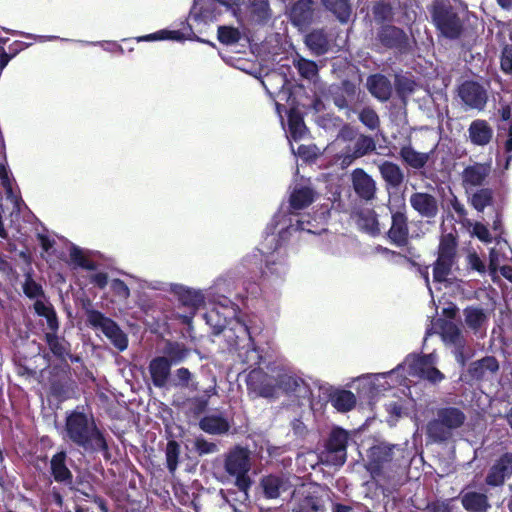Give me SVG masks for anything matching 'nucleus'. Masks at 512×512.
<instances>
[{
	"label": "nucleus",
	"mask_w": 512,
	"mask_h": 512,
	"mask_svg": "<svg viewBox=\"0 0 512 512\" xmlns=\"http://www.w3.org/2000/svg\"><path fill=\"white\" fill-rule=\"evenodd\" d=\"M468 135L473 145L483 147L491 142L494 131L486 120L476 119L470 123Z\"/></svg>",
	"instance_id": "b1692460"
},
{
	"label": "nucleus",
	"mask_w": 512,
	"mask_h": 512,
	"mask_svg": "<svg viewBox=\"0 0 512 512\" xmlns=\"http://www.w3.org/2000/svg\"><path fill=\"white\" fill-rule=\"evenodd\" d=\"M148 369L153 385L157 388L165 387L171 374V365L166 357L153 358Z\"/></svg>",
	"instance_id": "a878e982"
},
{
	"label": "nucleus",
	"mask_w": 512,
	"mask_h": 512,
	"mask_svg": "<svg viewBox=\"0 0 512 512\" xmlns=\"http://www.w3.org/2000/svg\"><path fill=\"white\" fill-rule=\"evenodd\" d=\"M453 354L457 363L461 367H464L471 357V355L466 352V341L454 345Z\"/></svg>",
	"instance_id": "0e129e2a"
},
{
	"label": "nucleus",
	"mask_w": 512,
	"mask_h": 512,
	"mask_svg": "<svg viewBox=\"0 0 512 512\" xmlns=\"http://www.w3.org/2000/svg\"><path fill=\"white\" fill-rule=\"evenodd\" d=\"M83 309L85 311L88 326L93 329L101 330L119 351L127 349L128 337L116 321L105 316L101 311L93 309L89 299L83 304Z\"/></svg>",
	"instance_id": "39448f33"
},
{
	"label": "nucleus",
	"mask_w": 512,
	"mask_h": 512,
	"mask_svg": "<svg viewBox=\"0 0 512 512\" xmlns=\"http://www.w3.org/2000/svg\"><path fill=\"white\" fill-rule=\"evenodd\" d=\"M432 153L433 150L430 152H419L411 144L403 145L399 150L402 162L414 170L423 169L429 162Z\"/></svg>",
	"instance_id": "bb28decb"
},
{
	"label": "nucleus",
	"mask_w": 512,
	"mask_h": 512,
	"mask_svg": "<svg viewBox=\"0 0 512 512\" xmlns=\"http://www.w3.org/2000/svg\"><path fill=\"white\" fill-rule=\"evenodd\" d=\"M469 202L477 212H483L486 207L493 205V190L491 188H480L471 195Z\"/></svg>",
	"instance_id": "79ce46f5"
},
{
	"label": "nucleus",
	"mask_w": 512,
	"mask_h": 512,
	"mask_svg": "<svg viewBox=\"0 0 512 512\" xmlns=\"http://www.w3.org/2000/svg\"><path fill=\"white\" fill-rule=\"evenodd\" d=\"M301 384H304V380L294 375H280L276 380L277 389H282L286 393H295Z\"/></svg>",
	"instance_id": "603ef678"
},
{
	"label": "nucleus",
	"mask_w": 512,
	"mask_h": 512,
	"mask_svg": "<svg viewBox=\"0 0 512 512\" xmlns=\"http://www.w3.org/2000/svg\"><path fill=\"white\" fill-rule=\"evenodd\" d=\"M206 323L211 327V333L215 336L220 335L227 327L228 321L216 309H212L204 314Z\"/></svg>",
	"instance_id": "09e8293b"
},
{
	"label": "nucleus",
	"mask_w": 512,
	"mask_h": 512,
	"mask_svg": "<svg viewBox=\"0 0 512 512\" xmlns=\"http://www.w3.org/2000/svg\"><path fill=\"white\" fill-rule=\"evenodd\" d=\"M292 512H324L325 507L318 490L311 484L295 488L290 500Z\"/></svg>",
	"instance_id": "f8f14e48"
},
{
	"label": "nucleus",
	"mask_w": 512,
	"mask_h": 512,
	"mask_svg": "<svg viewBox=\"0 0 512 512\" xmlns=\"http://www.w3.org/2000/svg\"><path fill=\"white\" fill-rule=\"evenodd\" d=\"M499 370V362L494 356H485L472 362L466 372L470 381H483L496 374Z\"/></svg>",
	"instance_id": "4be33fe9"
},
{
	"label": "nucleus",
	"mask_w": 512,
	"mask_h": 512,
	"mask_svg": "<svg viewBox=\"0 0 512 512\" xmlns=\"http://www.w3.org/2000/svg\"><path fill=\"white\" fill-rule=\"evenodd\" d=\"M181 454V446L180 444L174 440H168L165 448V457H166V467L168 471L173 474L179 465Z\"/></svg>",
	"instance_id": "49530a36"
},
{
	"label": "nucleus",
	"mask_w": 512,
	"mask_h": 512,
	"mask_svg": "<svg viewBox=\"0 0 512 512\" xmlns=\"http://www.w3.org/2000/svg\"><path fill=\"white\" fill-rule=\"evenodd\" d=\"M217 38L219 42L224 45H232L239 42L241 34L237 28L230 26H219L217 31Z\"/></svg>",
	"instance_id": "6e6d98bb"
},
{
	"label": "nucleus",
	"mask_w": 512,
	"mask_h": 512,
	"mask_svg": "<svg viewBox=\"0 0 512 512\" xmlns=\"http://www.w3.org/2000/svg\"><path fill=\"white\" fill-rule=\"evenodd\" d=\"M324 8L331 12L341 23L348 22L352 14L350 0H321Z\"/></svg>",
	"instance_id": "58836bf2"
},
{
	"label": "nucleus",
	"mask_w": 512,
	"mask_h": 512,
	"mask_svg": "<svg viewBox=\"0 0 512 512\" xmlns=\"http://www.w3.org/2000/svg\"><path fill=\"white\" fill-rule=\"evenodd\" d=\"M44 341L46 342L49 351L55 358L64 364L67 363V355L71 350V344L63 336H59L57 333H44Z\"/></svg>",
	"instance_id": "2f4dec72"
},
{
	"label": "nucleus",
	"mask_w": 512,
	"mask_h": 512,
	"mask_svg": "<svg viewBox=\"0 0 512 512\" xmlns=\"http://www.w3.org/2000/svg\"><path fill=\"white\" fill-rule=\"evenodd\" d=\"M217 394L216 380L212 379V384L203 391L202 395L192 398V410L195 415L202 414L208 407L209 400Z\"/></svg>",
	"instance_id": "c03bdc74"
},
{
	"label": "nucleus",
	"mask_w": 512,
	"mask_h": 512,
	"mask_svg": "<svg viewBox=\"0 0 512 512\" xmlns=\"http://www.w3.org/2000/svg\"><path fill=\"white\" fill-rule=\"evenodd\" d=\"M305 43L318 56L326 54L330 48L328 36L323 29H315L308 33L305 37Z\"/></svg>",
	"instance_id": "f704fd0d"
},
{
	"label": "nucleus",
	"mask_w": 512,
	"mask_h": 512,
	"mask_svg": "<svg viewBox=\"0 0 512 512\" xmlns=\"http://www.w3.org/2000/svg\"><path fill=\"white\" fill-rule=\"evenodd\" d=\"M224 468L229 476L235 478V485L247 497L252 485L248 475L251 469L250 451L245 447L235 446L227 453Z\"/></svg>",
	"instance_id": "423d86ee"
},
{
	"label": "nucleus",
	"mask_w": 512,
	"mask_h": 512,
	"mask_svg": "<svg viewBox=\"0 0 512 512\" xmlns=\"http://www.w3.org/2000/svg\"><path fill=\"white\" fill-rule=\"evenodd\" d=\"M330 401L339 412H348L356 405V397L350 390H337L331 393Z\"/></svg>",
	"instance_id": "a19ab883"
},
{
	"label": "nucleus",
	"mask_w": 512,
	"mask_h": 512,
	"mask_svg": "<svg viewBox=\"0 0 512 512\" xmlns=\"http://www.w3.org/2000/svg\"><path fill=\"white\" fill-rule=\"evenodd\" d=\"M349 434L340 427L331 430L325 442V452L327 458L334 465L342 466L347 459V445Z\"/></svg>",
	"instance_id": "4468645a"
},
{
	"label": "nucleus",
	"mask_w": 512,
	"mask_h": 512,
	"mask_svg": "<svg viewBox=\"0 0 512 512\" xmlns=\"http://www.w3.org/2000/svg\"><path fill=\"white\" fill-rule=\"evenodd\" d=\"M352 187L355 194L363 201L370 202L376 198V182L362 168L352 172Z\"/></svg>",
	"instance_id": "412c9836"
},
{
	"label": "nucleus",
	"mask_w": 512,
	"mask_h": 512,
	"mask_svg": "<svg viewBox=\"0 0 512 512\" xmlns=\"http://www.w3.org/2000/svg\"><path fill=\"white\" fill-rule=\"evenodd\" d=\"M473 232L479 240L485 243H490L492 241L488 228L482 223L477 222L473 227Z\"/></svg>",
	"instance_id": "338daca9"
},
{
	"label": "nucleus",
	"mask_w": 512,
	"mask_h": 512,
	"mask_svg": "<svg viewBox=\"0 0 512 512\" xmlns=\"http://www.w3.org/2000/svg\"><path fill=\"white\" fill-rule=\"evenodd\" d=\"M288 128L290 136L294 141L301 140L307 132L303 114L295 106H292L288 111Z\"/></svg>",
	"instance_id": "4c0bfd02"
},
{
	"label": "nucleus",
	"mask_w": 512,
	"mask_h": 512,
	"mask_svg": "<svg viewBox=\"0 0 512 512\" xmlns=\"http://www.w3.org/2000/svg\"><path fill=\"white\" fill-rule=\"evenodd\" d=\"M356 95V86L349 80H344L341 86L332 93L334 105L339 109H346L354 101Z\"/></svg>",
	"instance_id": "e433bc0d"
},
{
	"label": "nucleus",
	"mask_w": 512,
	"mask_h": 512,
	"mask_svg": "<svg viewBox=\"0 0 512 512\" xmlns=\"http://www.w3.org/2000/svg\"><path fill=\"white\" fill-rule=\"evenodd\" d=\"M194 450L199 456L213 454L218 451V446L203 437H197L194 441Z\"/></svg>",
	"instance_id": "bf43d9fd"
},
{
	"label": "nucleus",
	"mask_w": 512,
	"mask_h": 512,
	"mask_svg": "<svg viewBox=\"0 0 512 512\" xmlns=\"http://www.w3.org/2000/svg\"><path fill=\"white\" fill-rule=\"evenodd\" d=\"M368 90L372 96L381 102L388 101L392 94V85L389 79L382 74H374L368 78Z\"/></svg>",
	"instance_id": "c756f323"
},
{
	"label": "nucleus",
	"mask_w": 512,
	"mask_h": 512,
	"mask_svg": "<svg viewBox=\"0 0 512 512\" xmlns=\"http://www.w3.org/2000/svg\"><path fill=\"white\" fill-rule=\"evenodd\" d=\"M457 237L452 233L440 237L437 249V259L433 263V281L436 283L446 282L451 274L453 266L457 262Z\"/></svg>",
	"instance_id": "0eeeda50"
},
{
	"label": "nucleus",
	"mask_w": 512,
	"mask_h": 512,
	"mask_svg": "<svg viewBox=\"0 0 512 512\" xmlns=\"http://www.w3.org/2000/svg\"><path fill=\"white\" fill-rule=\"evenodd\" d=\"M65 432L68 440L88 453L109 454V445L104 431L98 427L91 411L78 405L66 413Z\"/></svg>",
	"instance_id": "f03ea898"
},
{
	"label": "nucleus",
	"mask_w": 512,
	"mask_h": 512,
	"mask_svg": "<svg viewBox=\"0 0 512 512\" xmlns=\"http://www.w3.org/2000/svg\"><path fill=\"white\" fill-rule=\"evenodd\" d=\"M372 44L377 49L393 50L399 54H407L412 49L408 34L402 28L392 24L378 27Z\"/></svg>",
	"instance_id": "6e6552de"
},
{
	"label": "nucleus",
	"mask_w": 512,
	"mask_h": 512,
	"mask_svg": "<svg viewBox=\"0 0 512 512\" xmlns=\"http://www.w3.org/2000/svg\"><path fill=\"white\" fill-rule=\"evenodd\" d=\"M378 169L387 188L397 189L403 184L405 176L398 164L385 160L378 165Z\"/></svg>",
	"instance_id": "c85d7f7f"
},
{
	"label": "nucleus",
	"mask_w": 512,
	"mask_h": 512,
	"mask_svg": "<svg viewBox=\"0 0 512 512\" xmlns=\"http://www.w3.org/2000/svg\"><path fill=\"white\" fill-rule=\"evenodd\" d=\"M70 259L73 264L86 270H96L97 264L93 260L88 259L82 249L73 245L70 248Z\"/></svg>",
	"instance_id": "3c124183"
},
{
	"label": "nucleus",
	"mask_w": 512,
	"mask_h": 512,
	"mask_svg": "<svg viewBox=\"0 0 512 512\" xmlns=\"http://www.w3.org/2000/svg\"><path fill=\"white\" fill-rule=\"evenodd\" d=\"M70 365H54L50 370L49 392L56 400L63 402L75 394V382L70 377Z\"/></svg>",
	"instance_id": "9b49d317"
},
{
	"label": "nucleus",
	"mask_w": 512,
	"mask_h": 512,
	"mask_svg": "<svg viewBox=\"0 0 512 512\" xmlns=\"http://www.w3.org/2000/svg\"><path fill=\"white\" fill-rule=\"evenodd\" d=\"M247 386L248 389L263 398H274L277 394L276 380L261 369L249 372Z\"/></svg>",
	"instance_id": "a211bd4d"
},
{
	"label": "nucleus",
	"mask_w": 512,
	"mask_h": 512,
	"mask_svg": "<svg viewBox=\"0 0 512 512\" xmlns=\"http://www.w3.org/2000/svg\"><path fill=\"white\" fill-rule=\"evenodd\" d=\"M463 312L466 325L474 332H477L486 321V315L480 307L468 306Z\"/></svg>",
	"instance_id": "a18cd8bd"
},
{
	"label": "nucleus",
	"mask_w": 512,
	"mask_h": 512,
	"mask_svg": "<svg viewBox=\"0 0 512 512\" xmlns=\"http://www.w3.org/2000/svg\"><path fill=\"white\" fill-rule=\"evenodd\" d=\"M453 499H436L427 503L424 512H454Z\"/></svg>",
	"instance_id": "052dcab7"
},
{
	"label": "nucleus",
	"mask_w": 512,
	"mask_h": 512,
	"mask_svg": "<svg viewBox=\"0 0 512 512\" xmlns=\"http://www.w3.org/2000/svg\"><path fill=\"white\" fill-rule=\"evenodd\" d=\"M138 41H157V40H184V35L179 30H159L155 33L147 34L137 38Z\"/></svg>",
	"instance_id": "8fccbe9b"
},
{
	"label": "nucleus",
	"mask_w": 512,
	"mask_h": 512,
	"mask_svg": "<svg viewBox=\"0 0 512 512\" xmlns=\"http://www.w3.org/2000/svg\"><path fill=\"white\" fill-rule=\"evenodd\" d=\"M388 208L391 214V225L385 233V237L391 244L397 247H405L409 244L410 239L409 218L406 205L402 203L397 208L391 206Z\"/></svg>",
	"instance_id": "1a4fd4ad"
},
{
	"label": "nucleus",
	"mask_w": 512,
	"mask_h": 512,
	"mask_svg": "<svg viewBox=\"0 0 512 512\" xmlns=\"http://www.w3.org/2000/svg\"><path fill=\"white\" fill-rule=\"evenodd\" d=\"M358 228L371 237L381 235L378 215L373 208L360 209L355 213Z\"/></svg>",
	"instance_id": "393cba45"
},
{
	"label": "nucleus",
	"mask_w": 512,
	"mask_h": 512,
	"mask_svg": "<svg viewBox=\"0 0 512 512\" xmlns=\"http://www.w3.org/2000/svg\"><path fill=\"white\" fill-rule=\"evenodd\" d=\"M182 306L188 309L187 314L179 315L183 324L189 325L198 309L205 303V297L201 291H197L182 285H178L173 289Z\"/></svg>",
	"instance_id": "2eb2a0df"
},
{
	"label": "nucleus",
	"mask_w": 512,
	"mask_h": 512,
	"mask_svg": "<svg viewBox=\"0 0 512 512\" xmlns=\"http://www.w3.org/2000/svg\"><path fill=\"white\" fill-rule=\"evenodd\" d=\"M372 15L380 26L391 24L395 18V5L389 0L376 1L372 6Z\"/></svg>",
	"instance_id": "c9c22d12"
},
{
	"label": "nucleus",
	"mask_w": 512,
	"mask_h": 512,
	"mask_svg": "<svg viewBox=\"0 0 512 512\" xmlns=\"http://www.w3.org/2000/svg\"><path fill=\"white\" fill-rule=\"evenodd\" d=\"M411 208L427 223H433L439 213L437 198L428 192H414L410 195Z\"/></svg>",
	"instance_id": "dca6fc26"
},
{
	"label": "nucleus",
	"mask_w": 512,
	"mask_h": 512,
	"mask_svg": "<svg viewBox=\"0 0 512 512\" xmlns=\"http://www.w3.org/2000/svg\"><path fill=\"white\" fill-rule=\"evenodd\" d=\"M376 150V142L372 136L359 134L353 144L345 146L337 154V160L342 168L349 167L356 159L371 154Z\"/></svg>",
	"instance_id": "ddd939ff"
},
{
	"label": "nucleus",
	"mask_w": 512,
	"mask_h": 512,
	"mask_svg": "<svg viewBox=\"0 0 512 512\" xmlns=\"http://www.w3.org/2000/svg\"><path fill=\"white\" fill-rule=\"evenodd\" d=\"M460 500L467 512H487L491 507L487 495L476 491L461 492Z\"/></svg>",
	"instance_id": "7c9ffc66"
},
{
	"label": "nucleus",
	"mask_w": 512,
	"mask_h": 512,
	"mask_svg": "<svg viewBox=\"0 0 512 512\" xmlns=\"http://www.w3.org/2000/svg\"><path fill=\"white\" fill-rule=\"evenodd\" d=\"M465 420V413L457 407L439 408L436 417L427 423V437L434 443L447 442L453 436V431L460 428Z\"/></svg>",
	"instance_id": "20e7f679"
},
{
	"label": "nucleus",
	"mask_w": 512,
	"mask_h": 512,
	"mask_svg": "<svg viewBox=\"0 0 512 512\" xmlns=\"http://www.w3.org/2000/svg\"><path fill=\"white\" fill-rule=\"evenodd\" d=\"M429 12L441 36L449 40H456L462 36L464 22L449 0H433Z\"/></svg>",
	"instance_id": "7ed1b4c3"
},
{
	"label": "nucleus",
	"mask_w": 512,
	"mask_h": 512,
	"mask_svg": "<svg viewBox=\"0 0 512 512\" xmlns=\"http://www.w3.org/2000/svg\"><path fill=\"white\" fill-rule=\"evenodd\" d=\"M500 68L505 74H512V44L503 47L500 56Z\"/></svg>",
	"instance_id": "680f3d73"
},
{
	"label": "nucleus",
	"mask_w": 512,
	"mask_h": 512,
	"mask_svg": "<svg viewBox=\"0 0 512 512\" xmlns=\"http://www.w3.org/2000/svg\"><path fill=\"white\" fill-rule=\"evenodd\" d=\"M68 460L65 450L55 453L50 460V475L56 483L73 490V473L67 465Z\"/></svg>",
	"instance_id": "aec40b11"
},
{
	"label": "nucleus",
	"mask_w": 512,
	"mask_h": 512,
	"mask_svg": "<svg viewBox=\"0 0 512 512\" xmlns=\"http://www.w3.org/2000/svg\"><path fill=\"white\" fill-rule=\"evenodd\" d=\"M360 122L370 130L378 129L380 119L377 112L371 107H364L358 115Z\"/></svg>",
	"instance_id": "4d7b16f0"
},
{
	"label": "nucleus",
	"mask_w": 512,
	"mask_h": 512,
	"mask_svg": "<svg viewBox=\"0 0 512 512\" xmlns=\"http://www.w3.org/2000/svg\"><path fill=\"white\" fill-rule=\"evenodd\" d=\"M23 293L29 299H36L44 297V290L41 284L37 283L31 273L25 274V281L23 283Z\"/></svg>",
	"instance_id": "5fc2aeb1"
},
{
	"label": "nucleus",
	"mask_w": 512,
	"mask_h": 512,
	"mask_svg": "<svg viewBox=\"0 0 512 512\" xmlns=\"http://www.w3.org/2000/svg\"><path fill=\"white\" fill-rule=\"evenodd\" d=\"M490 170V164L487 163L469 165L463 170V182L471 186H481L489 176Z\"/></svg>",
	"instance_id": "473e14b6"
},
{
	"label": "nucleus",
	"mask_w": 512,
	"mask_h": 512,
	"mask_svg": "<svg viewBox=\"0 0 512 512\" xmlns=\"http://www.w3.org/2000/svg\"><path fill=\"white\" fill-rule=\"evenodd\" d=\"M294 66L301 77L305 79L310 80L318 74V66L313 60L300 57L298 60H294Z\"/></svg>",
	"instance_id": "864d4df0"
},
{
	"label": "nucleus",
	"mask_w": 512,
	"mask_h": 512,
	"mask_svg": "<svg viewBox=\"0 0 512 512\" xmlns=\"http://www.w3.org/2000/svg\"><path fill=\"white\" fill-rule=\"evenodd\" d=\"M314 197L315 192L310 187L295 188L290 195L289 203L292 209L302 210L314 202Z\"/></svg>",
	"instance_id": "ea45409f"
},
{
	"label": "nucleus",
	"mask_w": 512,
	"mask_h": 512,
	"mask_svg": "<svg viewBox=\"0 0 512 512\" xmlns=\"http://www.w3.org/2000/svg\"><path fill=\"white\" fill-rule=\"evenodd\" d=\"M166 359L169 361L170 365H177L184 361L190 351L189 349L182 343L179 342H169L167 343L164 350Z\"/></svg>",
	"instance_id": "37998d69"
},
{
	"label": "nucleus",
	"mask_w": 512,
	"mask_h": 512,
	"mask_svg": "<svg viewBox=\"0 0 512 512\" xmlns=\"http://www.w3.org/2000/svg\"><path fill=\"white\" fill-rule=\"evenodd\" d=\"M199 428L210 435H224L229 432V420L221 414L205 415L199 420Z\"/></svg>",
	"instance_id": "cd10ccee"
},
{
	"label": "nucleus",
	"mask_w": 512,
	"mask_h": 512,
	"mask_svg": "<svg viewBox=\"0 0 512 512\" xmlns=\"http://www.w3.org/2000/svg\"><path fill=\"white\" fill-rule=\"evenodd\" d=\"M315 2L313 0H297L290 11V19L294 26L306 28L314 20Z\"/></svg>",
	"instance_id": "5701e85b"
},
{
	"label": "nucleus",
	"mask_w": 512,
	"mask_h": 512,
	"mask_svg": "<svg viewBox=\"0 0 512 512\" xmlns=\"http://www.w3.org/2000/svg\"><path fill=\"white\" fill-rule=\"evenodd\" d=\"M434 361L433 354H409L406 357L408 373L432 384H438L445 379V375L433 366Z\"/></svg>",
	"instance_id": "9d476101"
},
{
	"label": "nucleus",
	"mask_w": 512,
	"mask_h": 512,
	"mask_svg": "<svg viewBox=\"0 0 512 512\" xmlns=\"http://www.w3.org/2000/svg\"><path fill=\"white\" fill-rule=\"evenodd\" d=\"M512 476V453L505 452L490 467L485 482L488 486H502Z\"/></svg>",
	"instance_id": "6ab92c4d"
},
{
	"label": "nucleus",
	"mask_w": 512,
	"mask_h": 512,
	"mask_svg": "<svg viewBox=\"0 0 512 512\" xmlns=\"http://www.w3.org/2000/svg\"><path fill=\"white\" fill-rule=\"evenodd\" d=\"M175 376L177 381L175 383L176 386L188 387L189 382L191 381L192 378V373L189 371L188 368L181 367L177 369Z\"/></svg>",
	"instance_id": "69168bd1"
},
{
	"label": "nucleus",
	"mask_w": 512,
	"mask_h": 512,
	"mask_svg": "<svg viewBox=\"0 0 512 512\" xmlns=\"http://www.w3.org/2000/svg\"><path fill=\"white\" fill-rule=\"evenodd\" d=\"M459 97L463 103L476 110H483L486 106L488 95L484 87L476 81L467 80L459 86Z\"/></svg>",
	"instance_id": "f3484780"
},
{
	"label": "nucleus",
	"mask_w": 512,
	"mask_h": 512,
	"mask_svg": "<svg viewBox=\"0 0 512 512\" xmlns=\"http://www.w3.org/2000/svg\"><path fill=\"white\" fill-rule=\"evenodd\" d=\"M441 336L445 342L453 346L466 341L459 327L452 321H443L441 325Z\"/></svg>",
	"instance_id": "de8ad7c7"
},
{
	"label": "nucleus",
	"mask_w": 512,
	"mask_h": 512,
	"mask_svg": "<svg viewBox=\"0 0 512 512\" xmlns=\"http://www.w3.org/2000/svg\"><path fill=\"white\" fill-rule=\"evenodd\" d=\"M449 206L454 210L457 216L462 219L467 215V211L465 206L460 202L458 197L451 193V198L449 199Z\"/></svg>",
	"instance_id": "774afa93"
},
{
	"label": "nucleus",
	"mask_w": 512,
	"mask_h": 512,
	"mask_svg": "<svg viewBox=\"0 0 512 512\" xmlns=\"http://www.w3.org/2000/svg\"><path fill=\"white\" fill-rule=\"evenodd\" d=\"M395 445L379 443L367 450L365 469L384 497H390L406 483V469L395 458Z\"/></svg>",
	"instance_id": "f257e3e1"
},
{
	"label": "nucleus",
	"mask_w": 512,
	"mask_h": 512,
	"mask_svg": "<svg viewBox=\"0 0 512 512\" xmlns=\"http://www.w3.org/2000/svg\"><path fill=\"white\" fill-rule=\"evenodd\" d=\"M263 494L267 499H276L286 490V481L281 475L269 474L260 481Z\"/></svg>",
	"instance_id": "72a5a7b5"
},
{
	"label": "nucleus",
	"mask_w": 512,
	"mask_h": 512,
	"mask_svg": "<svg viewBox=\"0 0 512 512\" xmlns=\"http://www.w3.org/2000/svg\"><path fill=\"white\" fill-rule=\"evenodd\" d=\"M23 49L22 42H14L9 46V52L3 46H0V72L7 66L9 61Z\"/></svg>",
	"instance_id": "13d9d810"
},
{
	"label": "nucleus",
	"mask_w": 512,
	"mask_h": 512,
	"mask_svg": "<svg viewBox=\"0 0 512 512\" xmlns=\"http://www.w3.org/2000/svg\"><path fill=\"white\" fill-rule=\"evenodd\" d=\"M110 287H111L112 292L119 298H121V299L129 298L130 289L123 280H121L119 278L113 279L111 281Z\"/></svg>",
	"instance_id": "e2e57ef3"
}]
</instances>
